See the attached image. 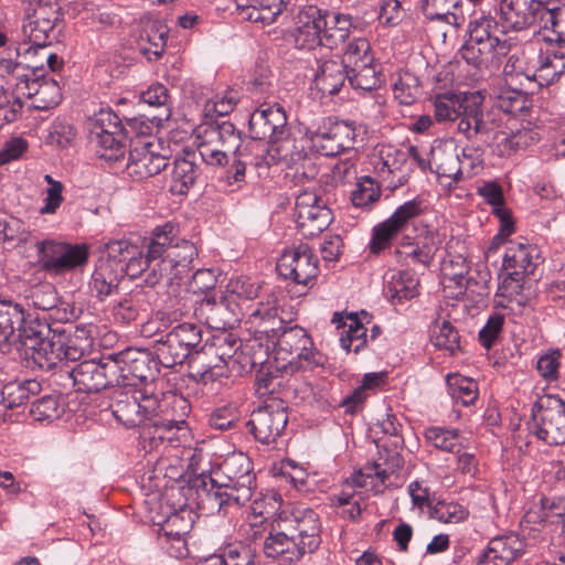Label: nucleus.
<instances>
[{
    "mask_svg": "<svg viewBox=\"0 0 565 565\" xmlns=\"http://www.w3.org/2000/svg\"><path fill=\"white\" fill-rule=\"evenodd\" d=\"M167 399H160L147 387H117L110 396L109 409L117 422L127 428L139 427L140 437L156 441L172 440L173 430L186 428L183 418L169 416Z\"/></svg>",
    "mask_w": 565,
    "mask_h": 565,
    "instance_id": "obj_1",
    "label": "nucleus"
},
{
    "mask_svg": "<svg viewBox=\"0 0 565 565\" xmlns=\"http://www.w3.org/2000/svg\"><path fill=\"white\" fill-rule=\"evenodd\" d=\"M194 487L202 510L226 515L230 508H241L252 499L256 489L253 462L243 452L232 454L209 476L202 471Z\"/></svg>",
    "mask_w": 565,
    "mask_h": 565,
    "instance_id": "obj_2",
    "label": "nucleus"
},
{
    "mask_svg": "<svg viewBox=\"0 0 565 565\" xmlns=\"http://www.w3.org/2000/svg\"><path fill=\"white\" fill-rule=\"evenodd\" d=\"M321 543V524L312 509L281 511L273 521L264 541L267 557L280 563H295L305 554L313 553Z\"/></svg>",
    "mask_w": 565,
    "mask_h": 565,
    "instance_id": "obj_3",
    "label": "nucleus"
},
{
    "mask_svg": "<svg viewBox=\"0 0 565 565\" xmlns=\"http://www.w3.org/2000/svg\"><path fill=\"white\" fill-rule=\"evenodd\" d=\"M248 125L254 140H266L276 146V154H270L273 159H282L297 171L302 169V173L310 178L318 173L316 164L305 151L303 140L289 138L287 115L280 105H260L252 113Z\"/></svg>",
    "mask_w": 565,
    "mask_h": 565,
    "instance_id": "obj_4",
    "label": "nucleus"
},
{
    "mask_svg": "<svg viewBox=\"0 0 565 565\" xmlns=\"http://www.w3.org/2000/svg\"><path fill=\"white\" fill-rule=\"evenodd\" d=\"M501 19L514 31L537 26L550 41L565 44V0H501Z\"/></svg>",
    "mask_w": 565,
    "mask_h": 565,
    "instance_id": "obj_5",
    "label": "nucleus"
},
{
    "mask_svg": "<svg viewBox=\"0 0 565 565\" xmlns=\"http://www.w3.org/2000/svg\"><path fill=\"white\" fill-rule=\"evenodd\" d=\"M178 228L167 222L157 226L148 239L149 257H162L163 270H172L173 277L182 278L191 269L198 249L190 241L178 238Z\"/></svg>",
    "mask_w": 565,
    "mask_h": 565,
    "instance_id": "obj_6",
    "label": "nucleus"
},
{
    "mask_svg": "<svg viewBox=\"0 0 565 565\" xmlns=\"http://www.w3.org/2000/svg\"><path fill=\"white\" fill-rule=\"evenodd\" d=\"M55 331L51 324L42 318L24 312V321L19 324V339L24 348L25 359L31 367L43 371L53 370L56 360L54 353Z\"/></svg>",
    "mask_w": 565,
    "mask_h": 565,
    "instance_id": "obj_7",
    "label": "nucleus"
},
{
    "mask_svg": "<svg viewBox=\"0 0 565 565\" xmlns=\"http://www.w3.org/2000/svg\"><path fill=\"white\" fill-rule=\"evenodd\" d=\"M55 331L51 324L42 318L24 312V321L19 324V339L24 348L25 359L31 367L43 371L53 370L56 360L54 353Z\"/></svg>",
    "mask_w": 565,
    "mask_h": 565,
    "instance_id": "obj_8",
    "label": "nucleus"
},
{
    "mask_svg": "<svg viewBox=\"0 0 565 565\" xmlns=\"http://www.w3.org/2000/svg\"><path fill=\"white\" fill-rule=\"evenodd\" d=\"M202 329L195 323H180L169 332L161 334L153 343L159 363L164 367H174L188 362L200 352Z\"/></svg>",
    "mask_w": 565,
    "mask_h": 565,
    "instance_id": "obj_9",
    "label": "nucleus"
},
{
    "mask_svg": "<svg viewBox=\"0 0 565 565\" xmlns=\"http://www.w3.org/2000/svg\"><path fill=\"white\" fill-rule=\"evenodd\" d=\"M278 360L286 361L291 371L311 370L322 366L327 358L313 349V342L307 331L299 326H288L273 344Z\"/></svg>",
    "mask_w": 565,
    "mask_h": 565,
    "instance_id": "obj_10",
    "label": "nucleus"
},
{
    "mask_svg": "<svg viewBox=\"0 0 565 565\" xmlns=\"http://www.w3.org/2000/svg\"><path fill=\"white\" fill-rule=\"evenodd\" d=\"M162 513L152 516V522L157 529L159 544L167 553L175 558L188 555L185 535L193 526V516L191 510L180 508L173 510L169 505L160 504Z\"/></svg>",
    "mask_w": 565,
    "mask_h": 565,
    "instance_id": "obj_11",
    "label": "nucleus"
},
{
    "mask_svg": "<svg viewBox=\"0 0 565 565\" xmlns=\"http://www.w3.org/2000/svg\"><path fill=\"white\" fill-rule=\"evenodd\" d=\"M529 431L547 445L565 444V402L556 395L540 398L532 407Z\"/></svg>",
    "mask_w": 565,
    "mask_h": 565,
    "instance_id": "obj_12",
    "label": "nucleus"
},
{
    "mask_svg": "<svg viewBox=\"0 0 565 565\" xmlns=\"http://www.w3.org/2000/svg\"><path fill=\"white\" fill-rule=\"evenodd\" d=\"M113 356L118 366V387L138 388L143 384L148 388L159 374L160 363L149 350L129 348Z\"/></svg>",
    "mask_w": 565,
    "mask_h": 565,
    "instance_id": "obj_13",
    "label": "nucleus"
},
{
    "mask_svg": "<svg viewBox=\"0 0 565 565\" xmlns=\"http://www.w3.org/2000/svg\"><path fill=\"white\" fill-rule=\"evenodd\" d=\"M288 405L280 398L271 397L252 412L247 422L248 431L264 444L275 443L286 429L288 423Z\"/></svg>",
    "mask_w": 565,
    "mask_h": 565,
    "instance_id": "obj_14",
    "label": "nucleus"
},
{
    "mask_svg": "<svg viewBox=\"0 0 565 565\" xmlns=\"http://www.w3.org/2000/svg\"><path fill=\"white\" fill-rule=\"evenodd\" d=\"M118 366L113 354L100 360H86L70 371L74 386L79 392L97 393L106 387H118Z\"/></svg>",
    "mask_w": 565,
    "mask_h": 565,
    "instance_id": "obj_15",
    "label": "nucleus"
},
{
    "mask_svg": "<svg viewBox=\"0 0 565 565\" xmlns=\"http://www.w3.org/2000/svg\"><path fill=\"white\" fill-rule=\"evenodd\" d=\"M501 122L502 117L499 116V111L493 108L486 109L480 94L471 93L457 129L467 139L488 141L501 128Z\"/></svg>",
    "mask_w": 565,
    "mask_h": 565,
    "instance_id": "obj_16",
    "label": "nucleus"
},
{
    "mask_svg": "<svg viewBox=\"0 0 565 565\" xmlns=\"http://www.w3.org/2000/svg\"><path fill=\"white\" fill-rule=\"evenodd\" d=\"M355 137L353 122L328 118L312 132L310 141L316 152L324 157H335L352 149Z\"/></svg>",
    "mask_w": 565,
    "mask_h": 565,
    "instance_id": "obj_17",
    "label": "nucleus"
},
{
    "mask_svg": "<svg viewBox=\"0 0 565 565\" xmlns=\"http://www.w3.org/2000/svg\"><path fill=\"white\" fill-rule=\"evenodd\" d=\"M276 269L282 278L307 287L319 274V260L307 244H300L281 254Z\"/></svg>",
    "mask_w": 565,
    "mask_h": 565,
    "instance_id": "obj_18",
    "label": "nucleus"
},
{
    "mask_svg": "<svg viewBox=\"0 0 565 565\" xmlns=\"http://www.w3.org/2000/svg\"><path fill=\"white\" fill-rule=\"evenodd\" d=\"M43 64L25 65L11 57L0 58V77L6 81L9 87H12V94L21 100L22 97L34 98L39 96L42 87V78L36 76V70L42 68Z\"/></svg>",
    "mask_w": 565,
    "mask_h": 565,
    "instance_id": "obj_19",
    "label": "nucleus"
},
{
    "mask_svg": "<svg viewBox=\"0 0 565 565\" xmlns=\"http://www.w3.org/2000/svg\"><path fill=\"white\" fill-rule=\"evenodd\" d=\"M169 98V90L164 85H151L142 92L140 99L142 104L156 108L157 113L131 118L128 120V125L134 129H139L140 135H151L153 127H161L171 116Z\"/></svg>",
    "mask_w": 565,
    "mask_h": 565,
    "instance_id": "obj_20",
    "label": "nucleus"
},
{
    "mask_svg": "<svg viewBox=\"0 0 565 565\" xmlns=\"http://www.w3.org/2000/svg\"><path fill=\"white\" fill-rule=\"evenodd\" d=\"M168 166V158L153 150L151 142L138 140L130 148L126 169L137 180L159 174Z\"/></svg>",
    "mask_w": 565,
    "mask_h": 565,
    "instance_id": "obj_21",
    "label": "nucleus"
},
{
    "mask_svg": "<svg viewBox=\"0 0 565 565\" xmlns=\"http://www.w3.org/2000/svg\"><path fill=\"white\" fill-rule=\"evenodd\" d=\"M322 10L316 6L301 9L296 17L295 42L299 49L322 46Z\"/></svg>",
    "mask_w": 565,
    "mask_h": 565,
    "instance_id": "obj_22",
    "label": "nucleus"
},
{
    "mask_svg": "<svg viewBox=\"0 0 565 565\" xmlns=\"http://www.w3.org/2000/svg\"><path fill=\"white\" fill-rule=\"evenodd\" d=\"M379 447V459L372 465L366 466L353 477V482L358 487H365L366 482L363 480L364 477L371 478L377 477L382 482H385L388 477L395 473L403 467L404 460L399 452V447L388 446L387 444L377 445Z\"/></svg>",
    "mask_w": 565,
    "mask_h": 565,
    "instance_id": "obj_23",
    "label": "nucleus"
},
{
    "mask_svg": "<svg viewBox=\"0 0 565 565\" xmlns=\"http://www.w3.org/2000/svg\"><path fill=\"white\" fill-rule=\"evenodd\" d=\"M90 345L92 340L84 330L68 333L63 328H56L53 348L56 360L53 363V369L63 362L79 361L88 352Z\"/></svg>",
    "mask_w": 565,
    "mask_h": 565,
    "instance_id": "obj_24",
    "label": "nucleus"
},
{
    "mask_svg": "<svg viewBox=\"0 0 565 565\" xmlns=\"http://www.w3.org/2000/svg\"><path fill=\"white\" fill-rule=\"evenodd\" d=\"M202 311L210 328L217 331H227L239 321V308L228 296H221L220 299L207 298L202 302Z\"/></svg>",
    "mask_w": 565,
    "mask_h": 565,
    "instance_id": "obj_25",
    "label": "nucleus"
},
{
    "mask_svg": "<svg viewBox=\"0 0 565 565\" xmlns=\"http://www.w3.org/2000/svg\"><path fill=\"white\" fill-rule=\"evenodd\" d=\"M471 42H489L497 45V54L508 55L512 43L505 36V32L499 29L497 20L490 15H483L469 23V39Z\"/></svg>",
    "mask_w": 565,
    "mask_h": 565,
    "instance_id": "obj_26",
    "label": "nucleus"
},
{
    "mask_svg": "<svg viewBox=\"0 0 565 565\" xmlns=\"http://www.w3.org/2000/svg\"><path fill=\"white\" fill-rule=\"evenodd\" d=\"M524 552V540L516 533H509L490 540L483 554L498 565H511Z\"/></svg>",
    "mask_w": 565,
    "mask_h": 565,
    "instance_id": "obj_27",
    "label": "nucleus"
},
{
    "mask_svg": "<svg viewBox=\"0 0 565 565\" xmlns=\"http://www.w3.org/2000/svg\"><path fill=\"white\" fill-rule=\"evenodd\" d=\"M313 83L322 94L335 95L348 81V68L340 60H323L317 62Z\"/></svg>",
    "mask_w": 565,
    "mask_h": 565,
    "instance_id": "obj_28",
    "label": "nucleus"
},
{
    "mask_svg": "<svg viewBox=\"0 0 565 565\" xmlns=\"http://www.w3.org/2000/svg\"><path fill=\"white\" fill-rule=\"evenodd\" d=\"M463 246L458 239H451L447 244V255L441 262V274L444 281L454 282L455 286L462 288L468 285L470 264L463 253Z\"/></svg>",
    "mask_w": 565,
    "mask_h": 565,
    "instance_id": "obj_29",
    "label": "nucleus"
},
{
    "mask_svg": "<svg viewBox=\"0 0 565 565\" xmlns=\"http://www.w3.org/2000/svg\"><path fill=\"white\" fill-rule=\"evenodd\" d=\"M242 347V341L232 332L217 331L210 341L200 347V352L205 359H212L218 364L227 365Z\"/></svg>",
    "mask_w": 565,
    "mask_h": 565,
    "instance_id": "obj_30",
    "label": "nucleus"
},
{
    "mask_svg": "<svg viewBox=\"0 0 565 565\" xmlns=\"http://www.w3.org/2000/svg\"><path fill=\"white\" fill-rule=\"evenodd\" d=\"M351 28L352 20L350 15L322 11V46L338 47L349 38Z\"/></svg>",
    "mask_w": 565,
    "mask_h": 565,
    "instance_id": "obj_31",
    "label": "nucleus"
},
{
    "mask_svg": "<svg viewBox=\"0 0 565 565\" xmlns=\"http://www.w3.org/2000/svg\"><path fill=\"white\" fill-rule=\"evenodd\" d=\"M536 247L524 243H511L503 257V268L518 271L523 276H533L537 263L534 260Z\"/></svg>",
    "mask_w": 565,
    "mask_h": 565,
    "instance_id": "obj_32",
    "label": "nucleus"
},
{
    "mask_svg": "<svg viewBox=\"0 0 565 565\" xmlns=\"http://www.w3.org/2000/svg\"><path fill=\"white\" fill-rule=\"evenodd\" d=\"M331 221L332 212L326 202L296 214L297 228L306 238L319 235L330 225Z\"/></svg>",
    "mask_w": 565,
    "mask_h": 565,
    "instance_id": "obj_33",
    "label": "nucleus"
},
{
    "mask_svg": "<svg viewBox=\"0 0 565 565\" xmlns=\"http://www.w3.org/2000/svg\"><path fill=\"white\" fill-rule=\"evenodd\" d=\"M149 308V295L143 289L136 288L114 306L113 315L117 321L128 324L136 321L141 312H147Z\"/></svg>",
    "mask_w": 565,
    "mask_h": 565,
    "instance_id": "obj_34",
    "label": "nucleus"
},
{
    "mask_svg": "<svg viewBox=\"0 0 565 565\" xmlns=\"http://www.w3.org/2000/svg\"><path fill=\"white\" fill-rule=\"evenodd\" d=\"M168 34V26L160 20L151 18L142 19L139 32L142 51L153 54L156 57H160L167 45Z\"/></svg>",
    "mask_w": 565,
    "mask_h": 565,
    "instance_id": "obj_35",
    "label": "nucleus"
},
{
    "mask_svg": "<svg viewBox=\"0 0 565 565\" xmlns=\"http://www.w3.org/2000/svg\"><path fill=\"white\" fill-rule=\"evenodd\" d=\"M459 54L469 65L477 70H488L500 63V58L504 55L497 54V45L489 42L473 43L467 40L461 46Z\"/></svg>",
    "mask_w": 565,
    "mask_h": 565,
    "instance_id": "obj_36",
    "label": "nucleus"
},
{
    "mask_svg": "<svg viewBox=\"0 0 565 565\" xmlns=\"http://www.w3.org/2000/svg\"><path fill=\"white\" fill-rule=\"evenodd\" d=\"M201 168L195 162V154H186L175 158L171 173V190L174 193L183 194L195 184L201 175Z\"/></svg>",
    "mask_w": 565,
    "mask_h": 565,
    "instance_id": "obj_37",
    "label": "nucleus"
},
{
    "mask_svg": "<svg viewBox=\"0 0 565 565\" xmlns=\"http://www.w3.org/2000/svg\"><path fill=\"white\" fill-rule=\"evenodd\" d=\"M89 141L94 145L98 158L117 162L125 158L127 136L110 131V134L88 135Z\"/></svg>",
    "mask_w": 565,
    "mask_h": 565,
    "instance_id": "obj_38",
    "label": "nucleus"
},
{
    "mask_svg": "<svg viewBox=\"0 0 565 565\" xmlns=\"http://www.w3.org/2000/svg\"><path fill=\"white\" fill-rule=\"evenodd\" d=\"M471 93L467 94H440L434 100L435 118L439 122L461 120L466 103L470 100Z\"/></svg>",
    "mask_w": 565,
    "mask_h": 565,
    "instance_id": "obj_39",
    "label": "nucleus"
},
{
    "mask_svg": "<svg viewBox=\"0 0 565 565\" xmlns=\"http://www.w3.org/2000/svg\"><path fill=\"white\" fill-rule=\"evenodd\" d=\"M202 136L207 138V140L215 142L220 147L232 151L233 154H237L238 150L244 146L241 143L239 130H237L236 127L227 120L215 121L207 125L204 128Z\"/></svg>",
    "mask_w": 565,
    "mask_h": 565,
    "instance_id": "obj_40",
    "label": "nucleus"
},
{
    "mask_svg": "<svg viewBox=\"0 0 565 565\" xmlns=\"http://www.w3.org/2000/svg\"><path fill=\"white\" fill-rule=\"evenodd\" d=\"M121 278L119 269L113 268L110 263L100 260L92 275L89 287L100 300H104L118 290Z\"/></svg>",
    "mask_w": 565,
    "mask_h": 565,
    "instance_id": "obj_41",
    "label": "nucleus"
},
{
    "mask_svg": "<svg viewBox=\"0 0 565 565\" xmlns=\"http://www.w3.org/2000/svg\"><path fill=\"white\" fill-rule=\"evenodd\" d=\"M418 278L409 271L392 275L384 286V295L392 301L409 300L417 296Z\"/></svg>",
    "mask_w": 565,
    "mask_h": 565,
    "instance_id": "obj_42",
    "label": "nucleus"
},
{
    "mask_svg": "<svg viewBox=\"0 0 565 565\" xmlns=\"http://www.w3.org/2000/svg\"><path fill=\"white\" fill-rule=\"evenodd\" d=\"M41 392V384L36 380L12 381L1 390L2 404L6 408H15L23 405L31 395Z\"/></svg>",
    "mask_w": 565,
    "mask_h": 565,
    "instance_id": "obj_43",
    "label": "nucleus"
},
{
    "mask_svg": "<svg viewBox=\"0 0 565 565\" xmlns=\"http://www.w3.org/2000/svg\"><path fill=\"white\" fill-rule=\"evenodd\" d=\"M24 321V308L11 299H0V342H8Z\"/></svg>",
    "mask_w": 565,
    "mask_h": 565,
    "instance_id": "obj_44",
    "label": "nucleus"
},
{
    "mask_svg": "<svg viewBox=\"0 0 565 565\" xmlns=\"http://www.w3.org/2000/svg\"><path fill=\"white\" fill-rule=\"evenodd\" d=\"M382 168L380 169L381 175L384 178V173L397 174V181L391 182L393 188H397L407 181L408 167V153L401 149L390 148L382 156Z\"/></svg>",
    "mask_w": 565,
    "mask_h": 565,
    "instance_id": "obj_45",
    "label": "nucleus"
},
{
    "mask_svg": "<svg viewBox=\"0 0 565 565\" xmlns=\"http://www.w3.org/2000/svg\"><path fill=\"white\" fill-rule=\"evenodd\" d=\"M431 159L439 177H446L454 181L463 179L459 153L455 149H433Z\"/></svg>",
    "mask_w": 565,
    "mask_h": 565,
    "instance_id": "obj_46",
    "label": "nucleus"
},
{
    "mask_svg": "<svg viewBox=\"0 0 565 565\" xmlns=\"http://www.w3.org/2000/svg\"><path fill=\"white\" fill-rule=\"evenodd\" d=\"M348 82L354 89L370 92L381 85V74L373 63H362L348 68Z\"/></svg>",
    "mask_w": 565,
    "mask_h": 565,
    "instance_id": "obj_47",
    "label": "nucleus"
},
{
    "mask_svg": "<svg viewBox=\"0 0 565 565\" xmlns=\"http://www.w3.org/2000/svg\"><path fill=\"white\" fill-rule=\"evenodd\" d=\"M428 508L431 519L446 524H457L469 515L468 509L455 501L439 500L434 504L429 503Z\"/></svg>",
    "mask_w": 565,
    "mask_h": 565,
    "instance_id": "obj_48",
    "label": "nucleus"
},
{
    "mask_svg": "<svg viewBox=\"0 0 565 565\" xmlns=\"http://www.w3.org/2000/svg\"><path fill=\"white\" fill-rule=\"evenodd\" d=\"M88 135L110 134V131L125 134V128L117 114L110 108H102L87 121Z\"/></svg>",
    "mask_w": 565,
    "mask_h": 565,
    "instance_id": "obj_49",
    "label": "nucleus"
},
{
    "mask_svg": "<svg viewBox=\"0 0 565 565\" xmlns=\"http://www.w3.org/2000/svg\"><path fill=\"white\" fill-rule=\"evenodd\" d=\"M451 397L463 406L473 404L478 397V384L472 379L454 374L447 376Z\"/></svg>",
    "mask_w": 565,
    "mask_h": 565,
    "instance_id": "obj_50",
    "label": "nucleus"
},
{
    "mask_svg": "<svg viewBox=\"0 0 565 565\" xmlns=\"http://www.w3.org/2000/svg\"><path fill=\"white\" fill-rule=\"evenodd\" d=\"M64 413V405L56 394L44 395L34 401L30 408V415L36 422H53Z\"/></svg>",
    "mask_w": 565,
    "mask_h": 565,
    "instance_id": "obj_51",
    "label": "nucleus"
},
{
    "mask_svg": "<svg viewBox=\"0 0 565 565\" xmlns=\"http://www.w3.org/2000/svg\"><path fill=\"white\" fill-rule=\"evenodd\" d=\"M425 438L435 448L444 451L460 454L462 444L460 436L455 429H447L443 427H428L425 430Z\"/></svg>",
    "mask_w": 565,
    "mask_h": 565,
    "instance_id": "obj_52",
    "label": "nucleus"
},
{
    "mask_svg": "<svg viewBox=\"0 0 565 565\" xmlns=\"http://www.w3.org/2000/svg\"><path fill=\"white\" fill-rule=\"evenodd\" d=\"M252 150L250 147H243L238 150L237 154H233L232 164L225 170L222 177L223 182L226 185L233 186L232 191L241 189L245 183L246 168L248 167L249 156Z\"/></svg>",
    "mask_w": 565,
    "mask_h": 565,
    "instance_id": "obj_53",
    "label": "nucleus"
},
{
    "mask_svg": "<svg viewBox=\"0 0 565 565\" xmlns=\"http://www.w3.org/2000/svg\"><path fill=\"white\" fill-rule=\"evenodd\" d=\"M220 367L221 365L215 360L205 359L201 353H196L190 360L189 377L198 384L206 385L217 380L221 373L215 370Z\"/></svg>",
    "mask_w": 565,
    "mask_h": 565,
    "instance_id": "obj_54",
    "label": "nucleus"
},
{
    "mask_svg": "<svg viewBox=\"0 0 565 565\" xmlns=\"http://www.w3.org/2000/svg\"><path fill=\"white\" fill-rule=\"evenodd\" d=\"M430 342L454 354L459 349V334L449 321H436L430 329Z\"/></svg>",
    "mask_w": 565,
    "mask_h": 565,
    "instance_id": "obj_55",
    "label": "nucleus"
},
{
    "mask_svg": "<svg viewBox=\"0 0 565 565\" xmlns=\"http://www.w3.org/2000/svg\"><path fill=\"white\" fill-rule=\"evenodd\" d=\"M88 257L89 250L87 245L65 243L55 275H62L86 265Z\"/></svg>",
    "mask_w": 565,
    "mask_h": 565,
    "instance_id": "obj_56",
    "label": "nucleus"
},
{
    "mask_svg": "<svg viewBox=\"0 0 565 565\" xmlns=\"http://www.w3.org/2000/svg\"><path fill=\"white\" fill-rule=\"evenodd\" d=\"M64 246V242L50 239L39 241L35 243L39 264L44 271L55 275L58 267L57 263H60Z\"/></svg>",
    "mask_w": 565,
    "mask_h": 565,
    "instance_id": "obj_57",
    "label": "nucleus"
},
{
    "mask_svg": "<svg viewBox=\"0 0 565 565\" xmlns=\"http://www.w3.org/2000/svg\"><path fill=\"white\" fill-rule=\"evenodd\" d=\"M139 248L127 239L110 241L105 245L107 258L103 262L110 263L113 268H122V264L131 259L132 255H138Z\"/></svg>",
    "mask_w": 565,
    "mask_h": 565,
    "instance_id": "obj_58",
    "label": "nucleus"
},
{
    "mask_svg": "<svg viewBox=\"0 0 565 565\" xmlns=\"http://www.w3.org/2000/svg\"><path fill=\"white\" fill-rule=\"evenodd\" d=\"M347 68L361 65L362 63H374V57L371 52V45L364 38L354 39L351 41L340 60Z\"/></svg>",
    "mask_w": 565,
    "mask_h": 565,
    "instance_id": "obj_59",
    "label": "nucleus"
},
{
    "mask_svg": "<svg viewBox=\"0 0 565 565\" xmlns=\"http://www.w3.org/2000/svg\"><path fill=\"white\" fill-rule=\"evenodd\" d=\"M492 108L499 111V116L501 113L516 116L527 109V97L521 90H507L498 96Z\"/></svg>",
    "mask_w": 565,
    "mask_h": 565,
    "instance_id": "obj_60",
    "label": "nucleus"
},
{
    "mask_svg": "<svg viewBox=\"0 0 565 565\" xmlns=\"http://www.w3.org/2000/svg\"><path fill=\"white\" fill-rule=\"evenodd\" d=\"M28 299L35 309L42 311L52 310L56 308L60 302L55 287L49 282L32 288Z\"/></svg>",
    "mask_w": 565,
    "mask_h": 565,
    "instance_id": "obj_61",
    "label": "nucleus"
},
{
    "mask_svg": "<svg viewBox=\"0 0 565 565\" xmlns=\"http://www.w3.org/2000/svg\"><path fill=\"white\" fill-rule=\"evenodd\" d=\"M28 23L23 25V32L29 36L30 42L32 43L31 47H39V50H43L46 47L50 34L54 31L55 25L46 22L38 20L33 17H28Z\"/></svg>",
    "mask_w": 565,
    "mask_h": 565,
    "instance_id": "obj_62",
    "label": "nucleus"
},
{
    "mask_svg": "<svg viewBox=\"0 0 565 565\" xmlns=\"http://www.w3.org/2000/svg\"><path fill=\"white\" fill-rule=\"evenodd\" d=\"M381 195V190L370 177H363L351 194V201L356 207H367L375 203Z\"/></svg>",
    "mask_w": 565,
    "mask_h": 565,
    "instance_id": "obj_63",
    "label": "nucleus"
},
{
    "mask_svg": "<svg viewBox=\"0 0 565 565\" xmlns=\"http://www.w3.org/2000/svg\"><path fill=\"white\" fill-rule=\"evenodd\" d=\"M537 73L547 84L557 81L565 73V54L558 51L548 52Z\"/></svg>",
    "mask_w": 565,
    "mask_h": 565,
    "instance_id": "obj_64",
    "label": "nucleus"
}]
</instances>
